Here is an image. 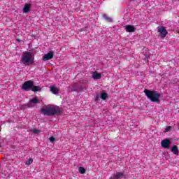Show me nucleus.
<instances>
[{
	"mask_svg": "<svg viewBox=\"0 0 179 179\" xmlns=\"http://www.w3.org/2000/svg\"><path fill=\"white\" fill-rule=\"evenodd\" d=\"M21 61L24 65H31L34 64V56L30 52H25L22 57Z\"/></svg>",
	"mask_w": 179,
	"mask_h": 179,
	"instance_id": "3",
	"label": "nucleus"
},
{
	"mask_svg": "<svg viewBox=\"0 0 179 179\" xmlns=\"http://www.w3.org/2000/svg\"><path fill=\"white\" fill-rule=\"evenodd\" d=\"M32 92H41V87L40 86H34L31 89Z\"/></svg>",
	"mask_w": 179,
	"mask_h": 179,
	"instance_id": "14",
	"label": "nucleus"
},
{
	"mask_svg": "<svg viewBox=\"0 0 179 179\" xmlns=\"http://www.w3.org/2000/svg\"><path fill=\"white\" fill-rule=\"evenodd\" d=\"M171 129V126H168L166 127L165 130L164 131V132L166 134L167 132H169V131H170Z\"/></svg>",
	"mask_w": 179,
	"mask_h": 179,
	"instance_id": "20",
	"label": "nucleus"
},
{
	"mask_svg": "<svg viewBox=\"0 0 179 179\" xmlns=\"http://www.w3.org/2000/svg\"><path fill=\"white\" fill-rule=\"evenodd\" d=\"M125 27L127 33H134V31H135V28L132 25H127Z\"/></svg>",
	"mask_w": 179,
	"mask_h": 179,
	"instance_id": "12",
	"label": "nucleus"
},
{
	"mask_svg": "<svg viewBox=\"0 0 179 179\" xmlns=\"http://www.w3.org/2000/svg\"><path fill=\"white\" fill-rule=\"evenodd\" d=\"M144 93L150 101H152L153 103H159L160 101L161 94L157 92V91L145 89Z\"/></svg>",
	"mask_w": 179,
	"mask_h": 179,
	"instance_id": "2",
	"label": "nucleus"
},
{
	"mask_svg": "<svg viewBox=\"0 0 179 179\" xmlns=\"http://www.w3.org/2000/svg\"><path fill=\"white\" fill-rule=\"evenodd\" d=\"M143 51L145 52V57L146 59L149 58L150 57V53L149 52V50L146 48L143 49Z\"/></svg>",
	"mask_w": 179,
	"mask_h": 179,
	"instance_id": "16",
	"label": "nucleus"
},
{
	"mask_svg": "<svg viewBox=\"0 0 179 179\" xmlns=\"http://www.w3.org/2000/svg\"><path fill=\"white\" fill-rule=\"evenodd\" d=\"M32 132L34 134H38L40 133V130H38V129H34V130H32Z\"/></svg>",
	"mask_w": 179,
	"mask_h": 179,
	"instance_id": "21",
	"label": "nucleus"
},
{
	"mask_svg": "<svg viewBox=\"0 0 179 179\" xmlns=\"http://www.w3.org/2000/svg\"><path fill=\"white\" fill-rule=\"evenodd\" d=\"M34 83L33 81L28 80L23 83L22 90L27 91L29 89L33 87Z\"/></svg>",
	"mask_w": 179,
	"mask_h": 179,
	"instance_id": "5",
	"label": "nucleus"
},
{
	"mask_svg": "<svg viewBox=\"0 0 179 179\" xmlns=\"http://www.w3.org/2000/svg\"><path fill=\"white\" fill-rule=\"evenodd\" d=\"M170 145H171V141L169 139H164L161 142V146L164 149H169V148H170Z\"/></svg>",
	"mask_w": 179,
	"mask_h": 179,
	"instance_id": "7",
	"label": "nucleus"
},
{
	"mask_svg": "<svg viewBox=\"0 0 179 179\" xmlns=\"http://www.w3.org/2000/svg\"><path fill=\"white\" fill-rule=\"evenodd\" d=\"M33 163V159L29 158L26 162L25 164L27 166H30V164H31Z\"/></svg>",
	"mask_w": 179,
	"mask_h": 179,
	"instance_id": "18",
	"label": "nucleus"
},
{
	"mask_svg": "<svg viewBox=\"0 0 179 179\" xmlns=\"http://www.w3.org/2000/svg\"><path fill=\"white\" fill-rule=\"evenodd\" d=\"M49 141H50V142H54V141H55V138L52 136L49 138Z\"/></svg>",
	"mask_w": 179,
	"mask_h": 179,
	"instance_id": "22",
	"label": "nucleus"
},
{
	"mask_svg": "<svg viewBox=\"0 0 179 179\" xmlns=\"http://www.w3.org/2000/svg\"><path fill=\"white\" fill-rule=\"evenodd\" d=\"M50 90L53 94H58L59 93V88L55 86L50 87Z\"/></svg>",
	"mask_w": 179,
	"mask_h": 179,
	"instance_id": "11",
	"label": "nucleus"
},
{
	"mask_svg": "<svg viewBox=\"0 0 179 179\" xmlns=\"http://www.w3.org/2000/svg\"><path fill=\"white\" fill-rule=\"evenodd\" d=\"M92 79H94L95 80H97L99 79H101V73H99L97 71H94L92 73Z\"/></svg>",
	"mask_w": 179,
	"mask_h": 179,
	"instance_id": "9",
	"label": "nucleus"
},
{
	"mask_svg": "<svg viewBox=\"0 0 179 179\" xmlns=\"http://www.w3.org/2000/svg\"><path fill=\"white\" fill-rule=\"evenodd\" d=\"M157 31L159 33V36L162 37V38H164L168 34L167 29H166L164 27H158Z\"/></svg>",
	"mask_w": 179,
	"mask_h": 179,
	"instance_id": "4",
	"label": "nucleus"
},
{
	"mask_svg": "<svg viewBox=\"0 0 179 179\" xmlns=\"http://www.w3.org/2000/svg\"><path fill=\"white\" fill-rule=\"evenodd\" d=\"M103 17L105 18L107 22H113V18L108 17L106 14H103Z\"/></svg>",
	"mask_w": 179,
	"mask_h": 179,
	"instance_id": "17",
	"label": "nucleus"
},
{
	"mask_svg": "<svg viewBox=\"0 0 179 179\" xmlns=\"http://www.w3.org/2000/svg\"><path fill=\"white\" fill-rule=\"evenodd\" d=\"M78 171L80 174H85V173H86V169L82 166H80L78 168Z\"/></svg>",
	"mask_w": 179,
	"mask_h": 179,
	"instance_id": "15",
	"label": "nucleus"
},
{
	"mask_svg": "<svg viewBox=\"0 0 179 179\" xmlns=\"http://www.w3.org/2000/svg\"><path fill=\"white\" fill-rule=\"evenodd\" d=\"M30 9H31V4L26 3L23 8V13H28V12H30Z\"/></svg>",
	"mask_w": 179,
	"mask_h": 179,
	"instance_id": "10",
	"label": "nucleus"
},
{
	"mask_svg": "<svg viewBox=\"0 0 179 179\" xmlns=\"http://www.w3.org/2000/svg\"><path fill=\"white\" fill-rule=\"evenodd\" d=\"M171 152H172V153H173V155H178V148L177 147V145H174L171 148Z\"/></svg>",
	"mask_w": 179,
	"mask_h": 179,
	"instance_id": "13",
	"label": "nucleus"
},
{
	"mask_svg": "<svg viewBox=\"0 0 179 179\" xmlns=\"http://www.w3.org/2000/svg\"><path fill=\"white\" fill-rule=\"evenodd\" d=\"M0 148H1V144H0Z\"/></svg>",
	"mask_w": 179,
	"mask_h": 179,
	"instance_id": "23",
	"label": "nucleus"
},
{
	"mask_svg": "<svg viewBox=\"0 0 179 179\" xmlns=\"http://www.w3.org/2000/svg\"><path fill=\"white\" fill-rule=\"evenodd\" d=\"M41 111L44 115H59L62 113V108L54 105H48L42 107Z\"/></svg>",
	"mask_w": 179,
	"mask_h": 179,
	"instance_id": "1",
	"label": "nucleus"
},
{
	"mask_svg": "<svg viewBox=\"0 0 179 179\" xmlns=\"http://www.w3.org/2000/svg\"><path fill=\"white\" fill-rule=\"evenodd\" d=\"M54 57V52H50L48 54H45L43 57V61H50V59H52Z\"/></svg>",
	"mask_w": 179,
	"mask_h": 179,
	"instance_id": "8",
	"label": "nucleus"
},
{
	"mask_svg": "<svg viewBox=\"0 0 179 179\" xmlns=\"http://www.w3.org/2000/svg\"><path fill=\"white\" fill-rule=\"evenodd\" d=\"M100 99H101L102 100H107V99H108V94L104 92L101 94V96L96 94V96H95L96 101H99Z\"/></svg>",
	"mask_w": 179,
	"mask_h": 179,
	"instance_id": "6",
	"label": "nucleus"
},
{
	"mask_svg": "<svg viewBox=\"0 0 179 179\" xmlns=\"http://www.w3.org/2000/svg\"><path fill=\"white\" fill-rule=\"evenodd\" d=\"M31 103L33 104H37V103H38V99H37V98H34L31 100Z\"/></svg>",
	"mask_w": 179,
	"mask_h": 179,
	"instance_id": "19",
	"label": "nucleus"
}]
</instances>
